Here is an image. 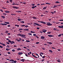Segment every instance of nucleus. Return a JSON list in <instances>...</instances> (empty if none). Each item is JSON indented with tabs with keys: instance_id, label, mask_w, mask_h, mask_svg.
<instances>
[{
	"instance_id": "obj_28",
	"label": "nucleus",
	"mask_w": 63,
	"mask_h": 63,
	"mask_svg": "<svg viewBox=\"0 0 63 63\" xmlns=\"http://www.w3.org/2000/svg\"><path fill=\"white\" fill-rule=\"evenodd\" d=\"M33 18V19H37V18L35 16H33L32 17Z\"/></svg>"
},
{
	"instance_id": "obj_44",
	"label": "nucleus",
	"mask_w": 63,
	"mask_h": 63,
	"mask_svg": "<svg viewBox=\"0 0 63 63\" xmlns=\"http://www.w3.org/2000/svg\"><path fill=\"white\" fill-rule=\"evenodd\" d=\"M12 1H13L12 0H10V2L11 3H12L13 2H12Z\"/></svg>"
},
{
	"instance_id": "obj_34",
	"label": "nucleus",
	"mask_w": 63,
	"mask_h": 63,
	"mask_svg": "<svg viewBox=\"0 0 63 63\" xmlns=\"http://www.w3.org/2000/svg\"><path fill=\"white\" fill-rule=\"evenodd\" d=\"M20 22H21V23H24V21H20Z\"/></svg>"
},
{
	"instance_id": "obj_40",
	"label": "nucleus",
	"mask_w": 63,
	"mask_h": 63,
	"mask_svg": "<svg viewBox=\"0 0 63 63\" xmlns=\"http://www.w3.org/2000/svg\"><path fill=\"white\" fill-rule=\"evenodd\" d=\"M3 15H5L6 16V15H7V14L4 13H3Z\"/></svg>"
},
{
	"instance_id": "obj_63",
	"label": "nucleus",
	"mask_w": 63,
	"mask_h": 63,
	"mask_svg": "<svg viewBox=\"0 0 63 63\" xmlns=\"http://www.w3.org/2000/svg\"><path fill=\"white\" fill-rule=\"evenodd\" d=\"M45 60V59H42V60L41 61L43 62Z\"/></svg>"
},
{
	"instance_id": "obj_38",
	"label": "nucleus",
	"mask_w": 63,
	"mask_h": 63,
	"mask_svg": "<svg viewBox=\"0 0 63 63\" xmlns=\"http://www.w3.org/2000/svg\"><path fill=\"white\" fill-rule=\"evenodd\" d=\"M33 56V57H35V58H38V57H37L35 56V55H34Z\"/></svg>"
},
{
	"instance_id": "obj_27",
	"label": "nucleus",
	"mask_w": 63,
	"mask_h": 63,
	"mask_svg": "<svg viewBox=\"0 0 63 63\" xmlns=\"http://www.w3.org/2000/svg\"><path fill=\"white\" fill-rule=\"evenodd\" d=\"M1 45H2V46H6V45H5L4 44H2L1 43Z\"/></svg>"
},
{
	"instance_id": "obj_31",
	"label": "nucleus",
	"mask_w": 63,
	"mask_h": 63,
	"mask_svg": "<svg viewBox=\"0 0 63 63\" xmlns=\"http://www.w3.org/2000/svg\"><path fill=\"white\" fill-rule=\"evenodd\" d=\"M31 33H35L34 32H33L32 31H31Z\"/></svg>"
},
{
	"instance_id": "obj_29",
	"label": "nucleus",
	"mask_w": 63,
	"mask_h": 63,
	"mask_svg": "<svg viewBox=\"0 0 63 63\" xmlns=\"http://www.w3.org/2000/svg\"><path fill=\"white\" fill-rule=\"evenodd\" d=\"M21 36H26V35H23L22 34H21Z\"/></svg>"
},
{
	"instance_id": "obj_15",
	"label": "nucleus",
	"mask_w": 63,
	"mask_h": 63,
	"mask_svg": "<svg viewBox=\"0 0 63 63\" xmlns=\"http://www.w3.org/2000/svg\"><path fill=\"white\" fill-rule=\"evenodd\" d=\"M5 23H6V24H10V23L8 22H4Z\"/></svg>"
},
{
	"instance_id": "obj_20",
	"label": "nucleus",
	"mask_w": 63,
	"mask_h": 63,
	"mask_svg": "<svg viewBox=\"0 0 63 63\" xmlns=\"http://www.w3.org/2000/svg\"><path fill=\"white\" fill-rule=\"evenodd\" d=\"M9 61H11V62H14V60H10Z\"/></svg>"
},
{
	"instance_id": "obj_64",
	"label": "nucleus",
	"mask_w": 63,
	"mask_h": 63,
	"mask_svg": "<svg viewBox=\"0 0 63 63\" xmlns=\"http://www.w3.org/2000/svg\"><path fill=\"white\" fill-rule=\"evenodd\" d=\"M27 50H28V51H30V49H27Z\"/></svg>"
},
{
	"instance_id": "obj_24",
	"label": "nucleus",
	"mask_w": 63,
	"mask_h": 63,
	"mask_svg": "<svg viewBox=\"0 0 63 63\" xmlns=\"http://www.w3.org/2000/svg\"><path fill=\"white\" fill-rule=\"evenodd\" d=\"M10 49H9V48H7L6 49V50H7V51H8V50H10Z\"/></svg>"
},
{
	"instance_id": "obj_4",
	"label": "nucleus",
	"mask_w": 63,
	"mask_h": 63,
	"mask_svg": "<svg viewBox=\"0 0 63 63\" xmlns=\"http://www.w3.org/2000/svg\"><path fill=\"white\" fill-rule=\"evenodd\" d=\"M38 22H40L42 23H43V24H46V23L44 22L43 21H38Z\"/></svg>"
},
{
	"instance_id": "obj_26",
	"label": "nucleus",
	"mask_w": 63,
	"mask_h": 63,
	"mask_svg": "<svg viewBox=\"0 0 63 63\" xmlns=\"http://www.w3.org/2000/svg\"><path fill=\"white\" fill-rule=\"evenodd\" d=\"M28 35H29L32 36V33H28Z\"/></svg>"
},
{
	"instance_id": "obj_37",
	"label": "nucleus",
	"mask_w": 63,
	"mask_h": 63,
	"mask_svg": "<svg viewBox=\"0 0 63 63\" xmlns=\"http://www.w3.org/2000/svg\"><path fill=\"white\" fill-rule=\"evenodd\" d=\"M1 17H2L3 19L5 18V17L4 16H1Z\"/></svg>"
},
{
	"instance_id": "obj_14",
	"label": "nucleus",
	"mask_w": 63,
	"mask_h": 63,
	"mask_svg": "<svg viewBox=\"0 0 63 63\" xmlns=\"http://www.w3.org/2000/svg\"><path fill=\"white\" fill-rule=\"evenodd\" d=\"M5 13H10V11H5Z\"/></svg>"
},
{
	"instance_id": "obj_42",
	"label": "nucleus",
	"mask_w": 63,
	"mask_h": 63,
	"mask_svg": "<svg viewBox=\"0 0 63 63\" xmlns=\"http://www.w3.org/2000/svg\"><path fill=\"white\" fill-rule=\"evenodd\" d=\"M46 9H47V8L46 7H44V8H43V10H45Z\"/></svg>"
},
{
	"instance_id": "obj_19",
	"label": "nucleus",
	"mask_w": 63,
	"mask_h": 63,
	"mask_svg": "<svg viewBox=\"0 0 63 63\" xmlns=\"http://www.w3.org/2000/svg\"><path fill=\"white\" fill-rule=\"evenodd\" d=\"M17 50H18H18H21V49L20 48H18L17 49Z\"/></svg>"
},
{
	"instance_id": "obj_21",
	"label": "nucleus",
	"mask_w": 63,
	"mask_h": 63,
	"mask_svg": "<svg viewBox=\"0 0 63 63\" xmlns=\"http://www.w3.org/2000/svg\"><path fill=\"white\" fill-rule=\"evenodd\" d=\"M47 43L48 44H49L50 45H51L52 43H51V42H47Z\"/></svg>"
},
{
	"instance_id": "obj_53",
	"label": "nucleus",
	"mask_w": 63,
	"mask_h": 63,
	"mask_svg": "<svg viewBox=\"0 0 63 63\" xmlns=\"http://www.w3.org/2000/svg\"><path fill=\"white\" fill-rule=\"evenodd\" d=\"M0 48H3V47L2 46H1V45H0Z\"/></svg>"
},
{
	"instance_id": "obj_18",
	"label": "nucleus",
	"mask_w": 63,
	"mask_h": 63,
	"mask_svg": "<svg viewBox=\"0 0 63 63\" xmlns=\"http://www.w3.org/2000/svg\"><path fill=\"white\" fill-rule=\"evenodd\" d=\"M56 7H57V5H54L53 8H56Z\"/></svg>"
},
{
	"instance_id": "obj_46",
	"label": "nucleus",
	"mask_w": 63,
	"mask_h": 63,
	"mask_svg": "<svg viewBox=\"0 0 63 63\" xmlns=\"http://www.w3.org/2000/svg\"><path fill=\"white\" fill-rule=\"evenodd\" d=\"M33 36H36V34H33Z\"/></svg>"
},
{
	"instance_id": "obj_33",
	"label": "nucleus",
	"mask_w": 63,
	"mask_h": 63,
	"mask_svg": "<svg viewBox=\"0 0 63 63\" xmlns=\"http://www.w3.org/2000/svg\"><path fill=\"white\" fill-rule=\"evenodd\" d=\"M62 34H59L58 35V37H61V36H62Z\"/></svg>"
},
{
	"instance_id": "obj_41",
	"label": "nucleus",
	"mask_w": 63,
	"mask_h": 63,
	"mask_svg": "<svg viewBox=\"0 0 63 63\" xmlns=\"http://www.w3.org/2000/svg\"><path fill=\"white\" fill-rule=\"evenodd\" d=\"M21 34L19 33V34H18L17 35L18 36H21Z\"/></svg>"
},
{
	"instance_id": "obj_7",
	"label": "nucleus",
	"mask_w": 63,
	"mask_h": 63,
	"mask_svg": "<svg viewBox=\"0 0 63 63\" xmlns=\"http://www.w3.org/2000/svg\"><path fill=\"white\" fill-rule=\"evenodd\" d=\"M25 60V59H22L20 60V61H22V62H24V61Z\"/></svg>"
},
{
	"instance_id": "obj_25",
	"label": "nucleus",
	"mask_w": 63,
	"mask_h": 63,
	"mask_svg": "<svg viewBox=\"0 0 63 63\" xmlns=\"http://www.w3.org/2000/svg\"><path fill=\"white\" fill-rule=\"evenodd\" d=\"M15 26H17V27H19V25H15Z\"/></svg>"
},
{
	"instance_id": "obj_58",
	"label": "nucleus",
	"mask_w": 63,
	"mask_h": 63,
	"mask_svg": "<svg viewBox=\"0 0 63 63\" xmlns=\"http://www.w3.org/2000/svg\"><path fill=\"white\" fill-rule=\"evenodd\" d=\"M8 53L9 54H11V53H10V52H8Z\"/></svg>"
},
{
	"instance_id": "obj_52",
	"label": "nucleus",
	"mask_w": 63,
	"mask_h": 63,
	"mask_svg": "<svg viewBox=\"0 0 63 63\" xmlns=\"http://www.w3.org/2000/svg\"><path fill=\"white\" fill-rule=\"evenodd\" d=\"M40 53V54H42V55H44V53H43L42 52H41Z\"/></svg>"
},
{
	"instance_id": "obj_10",
	"label": "nucleus",
	"mask_w": 63,
	"mask_h": 63,
	"mask_svg": "<svg viewBox=\"0 0 63 63\" xmlns=\"http://www.w3.org/2000/svg\"><path fill=\"white\" fill-rule=\"evenodd\" d=\"M13 8H14V9H18V8H19V7H17L16 6H13Z\"/></svg>"
},
{
	"instance_id": "obj_13",
	"label": "nucleus",
	"mask_w": 63,
	"mask_h": 63,
	"mask_svg": "<svg viewBox=\"0 0 63 63\" xmlns=\"http://www.w3.org/2000/svg\"><path fill=\"white\" fill-rule=\"evenodd\" d=\"M41 39H45V37L42 36L41 37Z\"/></svg>"
},
{
	"instance_id": "obj_22",
	"label": "nucleus",
	"mask_w": 63,
	"mask_h": 63,
	"mask_svg": "<svg viewBox=\"0 0 63 63\" xmlns=\"http://www.w3.org/2000/svg\"><path fill=\"white\" fill-rule=\"evenodd\" d=\"M31 5L32 6H34L35 5V4H31Z\"/></svg>"
},
{
	"instance_id": "obj_9",
	"label": "nucleus",
	"mask_w": 63,
	"mask_h": 63,
	"mask_svg": "<svg viewBox=\"0 0 63 63\" xmlns=\"http://www.w3.org/2000/svg\"><path fill=\"white\" fill-rule=\"evenodd\" d=\"M48 36L49 37H53V35H48Z\"/></svg>"
},
{
	"instance_id": "obj_11",
	"label": "nucleus",
	"mask_w": 63,
	"mask_h": 63,
	"mask_svg": "<svg viewBox=\"0 0 63 63\" xmlns=\"http://www.w3.org/2000/svg\"><path fill=\"white\" fill-rule=\"evenodd\" d=\"M36 7H37V6L35 5V6H33L32 7V9H35V8H36Z\"/></svg>"
},
{
	"instance_id": "obj_60",
	"label": "nucleus",
	"mask_w": 63,
	"mask_h": 63,
	"mask_svg": "<svg viewBox=\"0 0 63 63\" xmlns=\"http://www.w3.org/2000/svg\"><path fill=\"white\" fill-rule=\"evenodd\" d=\"M36 29H38V30H39V29H40V28H39V27L37 28Z\"/></svg>"
},
{
	"instance_id": "obj_30",
	"label": "nucleus",
	"mask_w": 63,
	"mask_h": 63,
	"mask_svg": "<svg viewBox=\"0 0 63 63\" xmlns=\"http://www.w3.org/2000/svg\"><path fill=\"white\" fill-rule=\"evenodd\" d=\"M16 12H17V13H20V12H21V11H16Z\"/></svg>"
},
{
	"instance_id": "obj_35",
	"label": "nucleus",
	"mask_w": 63,
	"mask_h": 63,
	"mask_svg": "<svg viewBox=\"0 0 63 63\" xmlns=\"http://www.w3.org/2000/svg\"><path fill=\"white\" fill-rule=\"evenodd\" d=\"M55 3H56V4H57V3H60V2H59L58 1H57L55 2Z\"/></svg>"
},
{
	"instance_id": "obj_57",
	"label": "nucleus",
	"mask_w": 63,
	"mask_h": 63,
	"mask_svg": "<svg viewBox=\"0 0 63 63\" xmlns=\"http://www.w3.org/2000/svg\"><path fill=\"white\" fill-rule=\"evenodd\" d=\"M57 61L58 62H60L61 61H59V60H57Z\"/></svg>"
},
{
	"instance_id": "obj_45",
	"label": "nucleus",
	"mask_w": 63,
	"mask_h": 63,
	"mask_svg": "<svg viewBox=\"0 0 63 63\" xmlns=\"http://www.w3.org/2000/svg\"><path fill=\"white\" fill-rule=\"evenodd\" d=\"M26 42H30V41L28 40H27L26 41Z\"/></svg>"
},
{
	"instance_id": "obj_3",
	"label": "nucleus",
	"mask_w": 63,
	"mask_h": 63,
	"mask_svg": "<svg viewBox=\"0 0 63 63\" xmlns=\"http://www.w3.org/2000/svg\"><path fill=\"white\" fill-rule=\"evenodd\" d=\"M41 31H42L43 33H46V31H47V30H42Z\"/></svg>"
},
{
	"instance_id": "obj_48",
	"label": "nucleus",
	"mask_w": 63,
	"mask_h": 63,
	"mask_svg": "<svg viewBox=\"0 0 63 63\" xmlns=\"http://www.w3.org/2000/svg\"><path fill=\"white\" fill-rule=\"evenodd\" d=\"M6 47H8V48H9V47H10V46H8V45H7Z\"/></svg>"
},
{
	"instance_id": "obj_36",
	"label": "nucleus",
	"mask_w": 63,
	"mask_h": 63,
	"mask_svg": "<svg viewBox=\"0 0 63 63\" xmlns=\"http://www.w3.org/2000/svg\"><path fill=\"white\" fill-rule=\"evenodd\" d=\"M12 51L13 52H15V51H16L14 49H13L12 50Z\"/></svg>"
},
{
	"instance_id": "obj_55",
	"label": "nucleus",
	"mask_w": 63,
	"mask_h": 63,
	"mask_svg": "<svg viewBox=\"0 0 63 63\" xmlns=\"http://www.w3.org/2000/svg\"><path fill=\"white\" fill-rule=\"evenodd\" d=\"M25 56H26L27 57H28V55H27V54H25Z\"/></svg>"
},
{
	"instance_id": "obj_43",
	"label": "nucleus",
	"mask_w": 63,
	"mask_h": 63,
	"mask_svg": "<svg viewBox=\"0 0 63 63\" xmlns=\"http://www.w3.org/2000/svg\"><path fill=\"white\" fill-rule=\"evenodd\" d=\"M19 31H20V30H23V29H19Z\"/></svg>"
},
{
	"instance_id": "obj_23",
	"label": "nucleus",
	"mask_w": 63,
	"mask_h": 63,
	"mask_svg": "<svg viewBox=\"0 0 63 63\" xmlns=\"http://www.w3.org/2000/svg\"><path fill=\"white\" fill-rule=\"evenodd\" d=\"M53 30H57V31H59V30H57L56 28H54Z\"/></svg>"
},
{
	"instance_id": "obj_62",
	"label": "nucleus",
	"mask_w": 63,
	"mask_h": 63,
	"mask_svg": "<svg viewBox=\"0 0 63 63\" xmlns=\"http://www.w3.org/2000/svg\"><path fill=\"white\" fill-rule=\"evenodd\" d=\"M8 33V31H6L5 33Z\"/></svg>"
},
{
	"instance_id": "obj_47",
	"label": "nucleus",
	"mask_w": 63,
	"mask_h": 63,
	"mask_svg": "<svg viewBox=\"0 0 63 63\" xmlns=\"http://www.w3.org/2000/svg\"><path fill=\"white\" fill-rule=\"evenodd\" d=\"M0 11H1V12H3V10H2V9L0 10Z\"/></svg>"
},
{
	"instance_id": "obj_61",
	"label": "nucleus",
	"mask_w": 63,
	"mask_h": 63,
	"mask_svg": "<svg viewBox=\"0 0 63 63\" xmlns=\"http://www.w3.org/2000/svg\"><path fill=\"white\" fill-rule=\"evenodd\" d=\"M0 25H4V24H3V23H2V24H0Z\"/></svg>"
},
{
	"instance_id": "obj_51",
	"label": "nucleus",
	"mask_w": 63,
	"mask_h": 63,
	"mask_svg": "<svg viewBox=\"0 0 63 63\" xmlns=\"http://www.w3.org/2000/svg\"><path fill=\"white\" fill-rule=\"evenodd\" d=\"M50 32H48L47 33V34H50Z\"/></svg>"
},
{
	"instance_id": "obj_12",
	"label": "nucleus",
	"mask_w": 63,
	"mask_h": 63,
	"mask_svg": "<svg viewBox=\"0 0 63 63\" xmlns=\"http://www.w3.org/2000/svg\"><path fill=\"white\" fill-rule=\"evenodd\" d=\"M23 30H24V31H29V29H24Z\"/></svg>"
},
{
	"instance_id": "obj_1",
	"label": "nucleus",
	"mask_w": 63,
	"mask_h": 63,
	"mask_svg": "<svg viewBox=\"0 0 63 63\" xmlns=\"http://www.w3.org/2000/svg\"><path fill=\"white\" fill-rule=\"evenodd\" d=\"M46 24H47V25H48V26H51L52 25V24L50 23L49 22L46 23Z\"/></svg>"
},
{
	"instance_id": "obj_2",
	"label": "nucleus",
	"mask_w": 63,
	"mask_h": 63,
	"mask_svg": "<svg viewBox=\"0 0 63 63\" xmlns=\"http://www.w3.org/2000/svg\"><path fill=\"white\" fill-rule=\"evenodd\" d=\"M34 24H35V25H37V26H40L41 27H42V26L40 25L39 24H37V23H33Z\"/></svg>"
},
{
	"instance_id": "obj_17",
	"label": "nucleus",
	"mask_w": 63,
	"mask_h": 63,
	"mask_svg": "<svg viewBox=\"0 0 63 63\" xmlns=\"http://www.w3.org/2000/svg\"><path fill=\"white\" fill-rule=\"evenodd\" d=\"M49 52H51V53H52L53 52L52 51V50H49Z\"/></svg>"
},
{
	"instance_id": "obj_32",
	"label": "nucleus",
	"mask_w": 63,
	"mask_h": 63,
	"mask_svg": "<svg viewBox=\"0 0 63 63\" xmlns=\"http://www.w3.org/2000/svg\"><path fill=\"white\" fill-rule=\"evenodd\" d=\"M45 3L46 4H47V5H50V3Z\"/></svg>"
},
{
	"instance_id": "obj_5",
	"label": "nucleus",
	"mask_w": 63,
	"mask_h": 63,
	"mask_svg": "<svg viewBox=\"0 0 63 63\" xmlns=\"http://www.w3.org/2000/svg\"><path fill=\"white\" fill-rule=\"evenodd\" d=\"M58 27L59 28H62V29H63V26L62 25L61 26H59Z\"/></svg>"
},
{
	"instance_id": "obj_49",
	"label": "nucleus",
	"mask_w": 63,
	"mask_h": 63,
	"mask_svg": "<svg viewBox=\"0 0 63 63\" xmlns=\"http://www.w3.org/2000/svg\"><path fill=\"white\" fill-rule=\"evenodd\" d=\"M39 43H40V42H36V44H39Z\"/></svg>"
},
{
	"instance_id": "obj_16",
	"label": "nucleus",
	"mask_w": 63,
	"mask_h": 63,
	"mask_svg": "<svg viewBox=\"0 0 63 63\" xmlns=\"http://www.w3.org/2000/svg\"><path fill=\"white\" fill-rule=\"evenodd\" d=\"M15 42H14V41H11V44H15Z\"/></svg>"
},
{
	"instance_id": "obj_50",
	"label": "nucleus",
	"mask_w": 63,
	"mask_h": 63,
	"mask_svg": "<svg viewBox=\"0 0 63 63\" xmlns=\"http://www.w3.org/2000/svg\"><path fill=\"white\" fill-rule=\"evenodd\" d=\"M42 49H43V50H45V47L44 48L42 47Z\"/></svg>"
},
{
	"instance_id": "obj_6",
	"label": "nucleus",
	"mask_w": 63,
	"mask_h": 63,
	"mask_svg": "<svg viewBox=\"0 0 63 63\" xmlns=\"http://www.w3.org/2000/svg\"><path fill=\"white\" fill-rule=\"evenodd\" d=\"M22 39L21 38H19V40L18 39H16V41H17L18 42H21V41L19 40H21Z\"/></svg>"
},
{
	"instance_id": "obj_8",
	"label": "nucleus",
	"mask_w": 63,
	"mask_h": 63,
	"mask_svg": "<svg viewBox=\"0 0 63 63\" xmlns=\"http://www.w3.org/2000/svg\"><path fill=\"white\" fill-rule=\"evenodd\" d=\"M18 54L19 55H21V54H23V53L22 52H19L18 53Z\"/></svg>"
},
{
	"instance_id": "obj_54",
	"label": "nucleus",
	"mask_w": 63,
	"mask_h": 63,
	"mask_svg": "<svg viewBox=\"0 0 63 63\" xmlns=\"http://www.w3.org/2000/svg\"><path fill=\"white\" fill-rule=\"evenodd\" d=\"M8 42H9V43H11L12 41H11L10 40H9L8 41Z\"/></svg>"
},
{
	"instance_id": "obj_59",
	"label": "nucleus",
	"mask_w": 63,
	"mask_h": 63,
	"mask_svg": "<svg viewBox=\"0 0 63 63\" xmlns=\"http://www.w3.org/2000/svg\"><path fill=\"white\" fill-rule=\"evenodd\" d=\"M25 27H28L29 26H25Z\"/></svg>"
},
{
	"instance_id": "obj_56",
	"label": "nucleus",
	"mask_w": 63,
	"mask_h": 63,
	"mask_svg": "<svg viewBox=\"0 0 63 63\" xmlns=\"http://www.w3.org/2000/svg\"><path fill=\"white\" fill-rule=\"evenodd\" d=\"M6 43L7 44H8V45H9V44H10V43H9V42H6Z\"/></svg>"
},
{
	"instance_id": "obj_39",
	"label": "nucleus",
	"mask_w": 63,
	"mask_h": 63,
	"mask_svg": "<svg viewBox=\"0 0 63 63\" xmlns=\"http://www.w3.org/2000/svg\"><path fill=\"white\" fill-rule=\"evenodd\" d=\"M17 20H18V21H21V19H18Z\"/></svg>"
}]
</instances>
